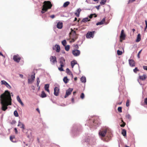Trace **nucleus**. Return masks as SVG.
I'll return each instance as SVG.
<instances>
[{
    "mask_svg": "<svg viewBox=\"0 0 147 147\" xmlns=\"http://www.w3.org/2000/svg\"><path fill=\"white\" fill-rule=\"evenodd\" d=\"M33 81V80L29 78L28 79V82L29 83H32Z\"/></svg>",
    "mask_w": 147,
    "mask_h": 147,
    "instance_id": "obj_48",
    "label": "nucleus"
},
{
    "mask_svg": "<svg viewBox=\"0 0 147 147\" xmlns=\"http://www.w3.org/2000/svg\"><path fill=\"white\" fill-rule=\"evenodd\" d=\"M125 35L124 33V30H122L121 31L120 38L122 40H125Z\"/></svg>",
    "mask_w": 147,
    "mask_h": 147,
    "instance_id": "obj_16",
    "label": "nucleus"
},
{
    "mask_svg": "<svg viewBox=\"0 0 147 147\" xmlns=\"http://www.w3.org/2000/svg\"><path fill=\"white\" fill-rule=\"evenodd\" d=\"M135 0H129L128 3H132L135 1Z\"/></svg>",
    "mask_w": 147,
    "mask_h": 147,
    "instance_id": "obj_61",
    "label": "nucleus"
},
{
    "mask_svg": "<svg viewBox=\"0 0 147 147\" xmlns=\"http://www.w3.org/2000/svg\"><path fill=\"white\" fill-rule=\"evenodd\" d=\"M139 71V69H138L137 67H135V68L133 69L134 72L136 73H137V71Z\"/></svg>",
    "mask_w": 147,
    "mask_h": 147,
    "instance_id": "obj_46",
    "label": "nucleus"
},
{
    "mask_svg": "<svg viewBox=\"0 0 147 147\" xmlns=\"http://www.w3.org/2000/svg\"><path fill=\"white\" fill-rule=\"evenodd\" d=\"M100 5H99L97 6H96L95 7L98 9V10L99 9V7H100Z\"/></svg>",
    "mask_w": 147,
    "mask_h": 147,
    "instance_id": "obj_60",
    "label": "nucleus"
},
{
    "mask_svg": "<svg viewBox=\"0 0 147 147\" xmlns=\"http://www.w3.org/2000/svg\"><path fill=\"white\" fill-rule=\"evenodd\" d=\"M90 20L87 17L83 18L82 20V22H86L88 21H89Z\"/></svg>",
    "mask_w": 147,
    "mask_h": 147,
    "instance_id": "obj_24",
    "label": "nucleus"
},
{
    "mask_svg": "<svg viewBox=\"0 0 147 147\" xmlns=\"http://www.w3.org/2000/svg\"><path fill=\"white\" fill-rule=\"evenodd\" d=\"M122 108L121 107H119L118 108L117 110L119 113L122 112Z\"/></svg>",
    "mask_w": 147,
    "mask_h": 147,
    "instance_id": "obj_44",
    "label": "nucleus"
},
{
    "mask_svg": "<svg viewBox=\"0 0 147 147\" xmlns=\"http://www.w3.org/2000/svg\"><path fill=\"white\" fill-rule=\"evenodd\" d=\"M49 84H47L45 86V90L49 92Z\"/></svg>",
    "mask_w": 147,
    "mask_h": 147,
    "instance_id": "obj_22",
    "label": "nucleus"
},
{
    "mask_svg": "<svg viewBox=\"0 0 147 147\" xmlns=\"http://www.w3.org/2000/svg\"><path fill=\"white\" fill-rule=\"evenodd\" d=\"M31 79L32 80H34L35 78V74L34 73L33 74L31 75Z\"/></svg>",
    "mask_w": 147,
    "mask_h": 147,
    "instance_id": "obj_43",
    "label": "nucleus"
},
{
    "mask_svg": "<svg viewBox=\"0 0 147 147\" xmlns=\"http://www.w3.org/2000/svg\"><path fill=\"white\" fill-rule=\"evenodd\" d=\"M142 49H141V50H140V51L139 52L138 54V57L139 58V54H140V53L142 51Z\"/></svg>",
    "mask_w": 147,
    "mask_h": 147,
    "instance_id": "obj_62",
    "label": "nucleus"
},
{
    "mask_svg": "<svg viewBox=\"0 0 147 147\" xmlns=\"http://www.w3.org/2000/svg\"><path fill=\"white\" fill-rule=\"evenodd\" d=\"M107 1V0H102L100 3V4L102 5H105Z\"/></svg>",
    "mask_w": 147,
    "mask_h": 147,
    "instance_id": "obj_33",
    "label": "nucleus"
},
{
    "mask_svg": "<svg viewBox=\"0 0 147 147\" xmlns=\"http://www.w3.org/2000/svg\"><path fill=\"white\" fill-rule=\"evenodd\" d=\"M74 47H75V48H76V49H78L79 48V47H78V45L77 44H76V45Z\"/></svg>",
    "mask_w": 147,
    "mask_h": 147,
    "instance_id": "obj_59",
    "label": "nucleus"
},
{
    "mask_svg": "<svg viewBox=\"0 0 147 147\" xmlns=\"http://www.w3.org/2000/svg\"><path fill=\"white\" fill-rule=\"evenodd\" d=\"M61 67H59L58 69L59 71H64V70L63 68V67H64V65H60Z\"/></svg>",
    "mask_w": 147,
    "mask_h": 147,
    "instance_id": "obj_36",
    "label": "nucleus"
},
{
    "mask_svg": "<svg viewBox=\"0 0 147 147\" xmlns=\"http://www.w3.org/2000/svg\"><path fill=\"white\" fill-rule=\"evenodd\" d=\"M22 106H24V104L22 101L19 102Z\"/></svg>",
    "mask_w": 147,
    "mask_h": 147,
    "instance_id": "obj_64",
    "label": "nucleus"
},
{
    "mask_svg": "<svg viewBox=\"0 0 147 147\" xmlns=\"http://www.w3.org/2000/svg\"><path fill=\"white\" fill-rule=\"evenodd\" d=\"M73 89L69 88L68 89L66 90V92L65 95L64 96V98H66L69 95H70L71 92L73 90Z\"/></svg>",
    "mask_w": 147,
    "mask_h": 147,
    "instance_id": "obj_10",
    "label": "nucleus"
},
{
    "mask_svg": "<svg viewBox=\"0 0 147 147\" xmlns=\"http://www.w3.org/2000/svg\"><path fill=\"white\" fill-rule=\"evenodd\" d=\"M55 47L56 48V51L57 52H59L60 51V47L59 45H56Z\"/></svg>",
    "mask_w": 147,
    "mask_h": 147,
    "instance_id": "obj_23",
    "label": "nucleus"
},
{
    "mask_svg": "<svg viewBox=\"0 0 147 147\" xmlns=\"http://www.w3.org/2000/svg\"><path fill=\"white\" fill-rule=\"evenodd\" d=\"M117 54L119 55H121L122 54V52L121 51L118 50L117 51Z\"/></svg>",
    "mask_w": 147,
    "mask_h": 147,
    "instance_id": "obj_42",
    "label": "nucleus"
},
{
    "mask_svg": "<svg viewBox=\"0 0 147 147\" xmlns=\"http://www.w3.org/2000/svg\"><path fill=\"white\" fill-rule=\"evenodd\" d=\"M143 68L144 70H147V66H143Z\"/></svg>",
    "mask_w": 147,
    "mask_h": 147,
    "instance_id": "obj_54",
    "label": "nucleus"
},
{
    "mask_svg": "<svg viewBox=\"0 0 147 147\" xmlns=\"http://www.w3.org/2000/svg\"><path fill=\"white\" fill-rule=\"evenodd\" d=\"M144 102L145 104L147 105V98L145 99Z\"/></svg>",
    "mask_w": 147,
    "mask_h": 147,
    "instance_id": "obj_52",
    "label": "nucleus"
},
{
    "mask_svg": "<svg viewBox=\"0 0 147 147\" xmlns=\"http://www.w3.org/2000/svg\"><path fill=\"white\" fill-rule=\"evenodd\" d=\"M95 31H89L86 34V37L87 38H93L94 36Z\"/></svg>",
    "mask_w": 147,
    "mask_h": 147,
    "instance_id": "obj_7",
    "label": "nucleus"
},
{
    "mask_svg": "<svg viewBox=\"0 0 147 147\" xmlns=\"http://www.w3.org/2000/svg\"><path fill=\"white\" fill-rule=\"evenodd\" d=\"M1 83L2 85H5L8 88L10 89L11 88V86L5 80H1Z\"/></svg>",
    "mask_w": 147,
    "mask_h": 147,
    "instance_id": "obj_11",
    "label": "nucleus"
},
{
    "mask_svg": "<svg viewBox=\"0 0 147 147\" xmlns=\"http://www.w3.org/2000/svg\"><path fill=\"white\" fill-rule=\"evenodd\" d=\"M16 123V121L15 120H13L11 122V124L12 125H13V124H15Z\"/></svg>",
    "mask_w": 147,
    "mask_h": 147,
    "instance_id": "obj_50",
    "label": "nucleus"
},
{
    "mask_svg": "<svg viewBox=\"0 0 147 147\" xmlns=\"http://www.w3.org/2000/svg\"><path fill=\"white\" fill-rule=\"evenodd\" d=\"M69 1H67L65 2L63 5V6L64 7H66L68 6V5L69 4Z\"/></svg>",
    "mask_w": 147,
    "mask_h": 147,
    "instance_id": "obj_34",
    "label": "nucleus"
},
{
    "mask_svg": "<svg viewBox=\"0 0 147 147\" xmlns=\"http://www.w3.org/2000/svg\"><path fill=\"white\" fill-rule=\"evenodd\" d=\"M50 17L51 18L53 19L55 17V16L54 15H52L51 16H50Z\"/></svg>",
    "mask_w": 147,
    "mask_h": 147,
    "instance_id": "obj_53",
    "label": "nucleus"
},
{
    "mask_svg": "<svg viewBox=\"0 0 147 147\" xmlns=\"http://www.w3.org/2000/svg\"><path fill=\"white\" fill-rule=\"evenodd\" d=\"M59 61L60 64H65V60L63 57H59Z\"/></svg>",
    "mask_w": 147,
    "mask_h": 147,
    "instance_id": "obj_14",
    "label": "nucleus"
},
{
    "mask_svg": "<svg viewBox=\"0 0 147 147\" xmlns=\"http://www.w3.org/2000/svg\"><path fill=\"white\" fill-rule=\"evenodd\" d=\"M126 117L129 120H130L131 119V117L129 114L127 115H126Z\"/></svg>",
    "mask_w": 147,
    "mask_h": 147,
    "instance_id": "obj_40",
    "label": "nucleus"
},
{
    "mask_svg": "<svg viewBox=\"0 0 147 147\" xmlns=\"http://www.w3.org/2000/svg\"><path fill=\"white\" fill-rule=\"evenodd\" d=\"M105 21V18H104L102 20H101V21L97 22L96 24V25L97 26H98V25H102L104 24Z\"/></svg>",
    "mask_w": 147,
    "mask_h": 147,
    "instance_id": "obj_20",
    "label": "nucleus"
},
{
    "mask_svg": "<svg viewBox=\"0 0 147 147\" xmlns=\"http://www.w3.org/2000/svg\"><path fill=\"white\" fill-rule=\"evenodd\" d=\"M112 133L111 129L108 127L105 126L102 127L99 131L98 134L100 137L103 138L107 135L108 137Z\"/></svg>",
    "mask_w": 147,
    "mask_h": 147,
    "instance_id": "obj_3",
    "label": "nucleus"
},
{
    "mask_svg": "<svg viewBox=\"0 0 147 147\" xmlns=\"http://www.w3.org/2000/svg\"><path fill=\"white\" fill-rule=\"evenodd\" d=\"M65 46V49L67 51H68L70 49V46L69 45H67V46Z\"/></svg>",
    "mask_w": 147,
    "mask_h": 147,
    "instance_id": "obj_35",
    "label": "nucleus"
},
{
    "mask_svg": "<svg viewBox=\"0 0 147 147\" xmlns=\"http://www.w3.org/2000/svg\"><path fill=\"white\" fill-rule=\"evenodd\" d=\"M75 14L77 17H79V16L80 13L76 12L75 13Z\"/></svg>",
    "mask_w": 147,
    "mask_h": 147,
    "instance_id": "obj_56",
    "label": "nucleus"
},
{
    "mask_svg": "<svg viewBox=\"0 0 147 147\" xmlns=\"http://www.w3.org/2000/svg\"><path fill=\"white\" fill-rule=\"evenodd\" d=\"M10 93L7 90H5L4 93L0 96V103L1 105V109L5 111L7 110L8 105L11 104V95L13 96L12 93Z\"/></svg>",
    "mask_w": 147,
    "mask_h": 147,
    "instance_id": "obj_1",
    "label": "nucleus"
},
{
    "mask_svg": "<svg viewBox=\"0 0 147 147\" xmlns=\"http://www.w3.org/2000/svg\"><path fill=\"white\" fill-rule=\"evenodd\" d=\"M14 130H15V133L16 134H17L18 133V130H17V128H14Z\"/></svg>",
    "mask_w": 147,
    "mask_h": 147,
    "instance_id": "obj_57",
    "label": "nucleus"
},
{
    "mask_svg": "<svg viewBox=\"0 0 147 147\" xmlns=\"http://www.w3.org/2000/svg\"><path fill=\"white\" fill-rule=\"evenodd\" d=\"M20 59V57L18 55H15L13 56V59L15 61L17 62H19Z\"/></svg>",
    "mask_w": 147,
    "mask_h": 147,
    "instance_id": "obj_12",
    "label": "nucleus"
},
{
    "mask_svg": "<svg viewBox=\"0 0 147 147\" xmlns=\"http://www.w3.org/2000/svg\"><path fill=\"white\" fill-rule=\"evenodd\" d=\"M124 83L123 82H122V83H121V85H119V91L121 90L124 88Z\"/></svg>",
    "mask_w": 147,
    "mask_h": 147,
    "instance_id": "obj_17",
    "label": "nucleus"
},
{
    "mask_svg": "<svg viewBox=\"0 0 147 147\" xmlns=\"http://www.w3.org/2000/svg\"><path fill=\"white\" fill-rule=\"evenodd\" d=\"M63 81L65 84H67L69 81V80L67 76L65 77L63 79Z\"/></svg>",
    "mask_w": 147,
    "mask_h": 147,
    "instance_id": "obj_30",
    "label": "nucleus"
},
{
    "mask_svg": "<svg viewBox=\"0 0 147 147\" xmlns=\"http://www.w3.org/2000/svg\"><path fill=\"white\" fill-rule=\"evenodd\" d=\"M10 140L12 142H16V140H13L14 139V137H12V136H10Z\"/></svg>",
    "mask_w": 147,
    "mask_h": 147,
    "instance_id": "obj_38",
    "label": "nucleus"
},
{
    "mask_svg": "<svg viewBox=\"0 0 147 147\" xmlns=\"http://www.w3.org/2000/svg\"><path fill=\"white\" fill-rule=\"evenodd\" d=\"M71 32L73 33V35L74 36V38L75 39V40H76L77 38V37L76 36V33L75 31L74 30H71Z\"/></svg>",
    "mask_w": 147,
    "mask_h": 147,
    "instance_id": "obj_29",
    "label": "nucleus"
},
{
    "mask_svg": "<svg viewBox=\"0 0 147 147\" xmlns=\"http://www.w3.org/2000/svg\"><path fill=\"white\" fill-rule=\"evenodd\" d=\"M17 101L19 102H20L21 101H22V100H21L19 96L18 95L17 96Z\"/></svg>",
    "mask_w": 147,
    "mask_h": 147,
    "instance_id": "obj_45",
    "label": "nucleus"
},
{
    "mask_svg": "<svg viewBox=\"0 0 147 147\" xmlns=\"http://www.w3.org/2000/svg\"><path fill=\"white\" fill-rule=\"evenodd\" d=\"M63 27V24L61 22H59L57 24V28L59 29H61Z\"/></svg>",
    "mask_w": 147,
    "mask_h": 147,
    "instance_id": "obj_18",
    "label": "nucleus"
},
{
    "mask_svg": "<svg viewBox=\"0 0 147 147\" xmlns=\"http://www.w3.org/2000/svg\"><path fill=\"white\" fill-rule=\"evenodd\" d=\"M129 64H134V61L133 59H129Z\"/></svg>",
    "mask_w": 147,
    "mask_h": 147,
    "instance_id": "obj_32",
    "label": "nucleus"
},
{
    "mask_svg": "<svg viewBox=\"0 0 147 147\" xmlns=\"http://www.w3.org/2000/svg\"><path fill=\"white\" fill-rule=\"evenodd\" d=\"M47 95L44 91H42L41 92V97L42 98H44L46 97Z\"/></svg>",
    "mask_w": 147,
    "mask_h": 147,
    "instance_id": "obj_27",
    "label": "nucleus"
},
{
    "mask_svg": "<svg viewBox=\"0 0 147 147\" xmlns=\"http://www.w3.org/2000/svg\"><path fill=\"white\" fill-rule=\"evenodd\" d=\"M82 130V126L80 124H74L71 130V135L73 136H76L81 132Z\"/></svg>",
    "mask_w": 147,
    "mask_h": 147,
    "instance_id": "obj_4",
    "label": "nucleus"
},
{
    "mask_svg": "<svg viewBox=\"0 0 147 147\" xmlns=\"http://www.w3.org/2000/svg\"><path fill=\"white\" fill-rule=\"evenodd\" d=\"M52 6V5L49 1H45L43 3V8L42 9L41 13H43L47 11L48 9H51Z\"/></svg>",
    "mask_w": 147,
    "mask_h": 147,
    "instance_id": "obj_6",
    "label": "nucleus"
},
{
    "mask_svg": "<svg viewBox=\"0 0 147 147\" xmlns=\"http://www.w3.org/2000/svg\"><path fill=\"white\" fill-rule=\"evenodd\" d=\"M14 116L16 117H18L19 116L18 113L16 110H15L14 112Z\"/></svg>",
    "mask_w": 147,
    "mask_h": 147,
    "instance_id": "obj_39",
    "label": "nucleus"
},
{
    "mask_svg": "<svg viewBox=\"0 0 147 147\" xmlns=\"http://www.w3.org/2000/svg\"><path fill=\"white\" fill-rule=\"evenodd\" d=\"M18 126L20 127V128L22 129V131H24L25 129V125L23 123L21 122L20 120L18 121Z\"/></svg>",
    "mask_w": 147,
    "mask_h": 147,
    "instance_id": "obj_9",
    "label": "nucleus"
},
{
    "mask_svg": "<svg viewBox=\"0 0 147 147\" xmlns=\"http://www.w3.org/2000/svg\"><path fill=\"white\" fill-rule=\"evenodd\" d=\"M87 124L90 127V130L92 131L97 128L100 124V123L97 117H92L91 119H90L87 121Z\"/></svg>",
    "mask_w": 147,
    "mask_h": 147,
    "instance_id": "obj_2",
    "label": "nucleus"
},
{
    "mask_svg": "<svg viewBox=\"0 0 147 147\" xmlns=\"http://www.w3.org/2000/svg\"><path fill=\"white\" fill-rule=\"evenodd\" d=\"M84 93H81V95H80V98L83 99L84 98Z\"/></svg>",
    "mask_w": 147,
    "mask_h": 147,
    "instance_id": "obj_49",
    "label": "nucleus"
},
{
    "mask_svg": "<svg viewBox=\"0 0 147 147\" xmlns=\"http://www.w3.org/2000/svg\"><path fill=\"white\" fill-rule=\"evenodd\" d=\"M94 14H91L89 16V18H92V16Z\"/></svg>",
    "mask_w": 147,
    "mask_h": 147,
    "instance_id": "obj_55",
    "label": "nucleus"
},
{
    "mask_svg": "<svg viewBox=\"0 0 147 147\" xmlns=\"http://www.w3.org/2000/svg\"><path fill=\"white\" fill-rule=\"evenodd\" d=\"M19 76H20V77L21 78H22L23 77V75L22 74H19Z\"/></svg>",
    "mask_w": 147,
    "mask_h": 147,
    "instance_id": "obj_63",
    "label": "nucleus"
},
{
    "mask_svg": "<svg viewBox=\"0 0 147 147\" xmlns=\"http://www.w3.org/2000/svg\"><path fill=\"white\" fill-rule=\"evenodd\" d=\"M141 40V35L140 34H138L137 39L136 40V42H139Z\"/></svg>",
    "mask_w": 147,
    "mask_h": 147,
    "instance_id": "obj_25",
    "label": "nucleus"
},
{
    "mask_svg": "<svg viewBox=\"0 0 147 147\" xmlns=\"http://www.w3.org/2000/svg\"><path fill=\"white\" fill-rule=\"evenodd\" d=\"M77 61L76 60H73L71 62V64H77Z\"/></svg>",
    "mask_w": 147,
    "mask_h": 147,
    "instance_id": "obj_41",
    "label": "nucleus"
},
{
    "mask_svg": "<svg viewBox=\"0 0 147 147\" xmlns=\"http://www.w3.org/2000/svg\"><path fill=\"white\" fill-rule=\"evenodd\" d=\"M50 60L53 63H55V62H57V59L55 56H51L50 57Z\"/></svg>",
    "mask_w": 147,
    "mask_h": 147,
    "instance_id": "obj_15",
    "label": "nucleus"
},
{
    "mask_svg": "<svg viewBox=\"0 0 147 147\" xmlns=\"http://www.w3.org/2000/svg\"><path fill=\"white\" fill-rule=\"evenodd\" d=\"M81 11V9L80 8L78 9H77V12L78 13H80Z\"/></svg>",
    "mask_w": 147,
    "mask_h": 147,
    "instance_id": "obj_51",
    "label": "nucleus"
},
{
    "mask_svg": "<svg viewBox=\"0 0 147 147\" xmlns=\"http://www.w3.org/2000/svg\"><path fill=\"white\" fill-rule=\"evenodd\" d=\"M72 53L75 56H78L80 54V50L78 49H74L72 51Z\"/></svg>",
    "mask_w": 147,
    "mask_h": 147,
    "instance_id": "obj_8",
    "label": "nucleus"
},
{
    "mask_svg": "<svg viewBox=\"0 0 147 147\" xmlns=\"http://www.w3.org/2000/svg\"><path fill=\"white\" fill-rule=\"evenodd\" d=\"M36 85L37 87H39V89L40 88V87L39 86V84L40 82V79L39 78H36Z\"/></svg>",
    "mask_w": 147,
    "mask_h": 147,
    "instance_id": "obj_31",
    "label": "nucleus"
},
{
    "mask_svg": "<svg viewBox=\"0 0 147 147\" xmlns=\"http://www.w3.org/2000/svg\"><path fill=\"white\" fill-rule=\"evenodd\" d=\"M96 139L95 136L92 134H88L86 136L85 139V143H86L87 145H94L96 143Z\"/></svg>",
    "mask_w": 147,
    "mask_h": 147,
    "instance_id": "obj_5",
    "label": "nucleus"
},
{
    "mask_svg": "<svg viewBox=\"0 0 147 147\" xmlns=\"http://www.w3.org/2000/svg\"><path fill=\"white\" fill-rule=\"evenodd\" d=\"M66 72L69 75L71 76L72 77H73V75L72 73V72L70 71L69 69L67 68L66 69Z\"/></svg>",
    "mask_w": 147,
    "mask_h": 147,
    "instance_id": "obj_26",
    "label": "nucleus"
},
{
    "mask_svg": "<svg viewBox=\"0 0 147 147\" xmlns=\"http://www.w3.org/2000/svg\"><path fill=\"white\" fill-rule=\"evenodd\" d=\"M71 101L73 103H74V98L73 97L71 98Z\"/></svg>",
    "mask_w": 147,
    "mask_h": 147,
    "instance_id": "obj_58",
    "label": "nucleus"
},
{
    "mask_svg": "<svg viewBox=\"0 0 147 147\" xmlns=\"http://www.w3.org/2000/svg\"><path fill=\"white\" fill-rule=\"evenodd\" d=\"M80 81L81 82L84 83H85L86 82V78L84 76H82L80 78Z\"/></svg>",
    "mask_w": 147,
    "mask_h": 147,
    "instance_id": "obj_19",
    "label": "nucleus"
},
{
    "mask_svg": "<svg viewBox=\"0 0 147 147\" xmlns=\"http://www.w3.org/2000/svg\"><path fill=\"white\" fill-rule=\"evenodd\" d=\"M147 77L146 75L144 74L143 76H139V78L142 80H145Z\"/></svg>",
    "mask_w": 147,
    "mask_h": 147,
    "instance_id": "obj_21",
    "label": "nucleus"
},
{
    "mask_svg": "<svg viewBox=\"0 0 147 147\" xmlns=\"http://www.w3.org/2000/svg\"><path fill=\"white\" fill-rule=\"evenodd\" d=\"M59 89L57 87H55L54 89V95L56 96L58 95L59 93Z\"/></svg>",
    "mask_w": 147,
    "mask_h": 147,
    "instance_id": "obj_13",
    "label": "nucleus"
},
{
    "mask_svg": "<svg viewBox=\"0 0 147 147\" xmlns=\"http://www.w3.org/2000/svg\"><path fill=\"white\" fill-rule=\"evenodd\" d=\"M121 134L122 135L124 136H126V131L125 129H123L122 130Z\"/></svg>",
    "mask_w": 147,
    "mask_h": 147,
    "instance_id": "obj_28",
    "label": "nucleus"
},
{
    "mask_svg": "<svg viewBox=\"0 0 147 147\" xmlns=\"http://www.w3.org/2000/svg\"><path fill=\"white\" fill-rule=\"evenodd\" d=\"M62 45L64 46H65L67 42L65 40H64L61 42Z\"/></svg>",
    "mask_w": 147,
    "mask_h": 147,
    "instance_id": "obj_37",
    "label": "nucleus"
},
{
    "mask_svg": "<svg viewBox=\"0 0 147 147\" xmlns=\"http://www.w3.org/2000/svg\"><path fill=\"white\" fill-rule=\"evenodd\" d=\"M129 100L127 99L126 101V106L127 107H128L129 106Z\"/></svg>",
    "mask_w": 147,
    "mask_h": 147,
    "instance_id": "obj_47",
    "label": "nucleus"
}]
</instances>
